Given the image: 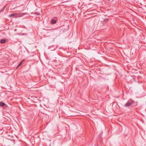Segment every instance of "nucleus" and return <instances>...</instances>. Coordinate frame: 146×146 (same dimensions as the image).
Returning a JSON list of instances; mask_svg holds the SVG:
<instances>
[{
  "label": "nucleus",
  "instance_id": "obj_1",
  "mask_svg": "<svg viewBox=\"0 0 146 146\" xmlns=\"http://www.w3.org/2000/svg\"><path fill=\"white\" fill-rule=\"evenodd\" d=\"M27 13H14L10 15L9 17H10L17 18L22 17L26 15L27 14Z\"/></svg>",
  "mask_w": 146,
  "mask_h": 146
},
{
  "label": "nucleus",
  "instance_id": "obj_2",
  "mask_svg": "<svg viewBox=\"0 0 146 146\" xmlns=\"http://www.w3.org/2000/svg\"><path fill=\"white\" fill-rule=\"evenodd\" d=\"M134 102H135L132 99H129L128 101L126 104L124 105V106L125 107H129L131 105H133Z\"/></svg>",
  "mask_w": 146,
  "mask_h": 146
},
{
  "label": "nucleus",
  "instance_id": "obj_3",
  "mask_svg": "<svg viewBox=\"0 0 146 146\" xmlns=\"http://www.w3.org/2000/svg\"><path fill=\"white\" fill-rule=\"evenodd\" d=\"M5 106H7L6 104L4 103L0 102V107H3Z\"/></svg>",
  "mask_w": 146,
  "mask_h": 146
},
{
  "label": "nucleus",
  "instance_id": "obj_4",
  "mask_svg": "<svg viewBox=\"0 0 146 146\" xmlns=\"http://www.w3.org/2000/svg\"><path fill=\"white\" fill-rule=\"evenodd\" d=\"M0 42L1 43H4L5 42V40L4 39H1L0 40Z\"/></svg>",
  "mask_w": 146,
  "mask_h": 146
},
{
  "label": "nucleus",
  "instance_id": "obj_5",
  "mask_svg": "<svg viewBox=\"0 0 146 146\" xmlns=\"http://www.w3.org/2000/svg\"><path fill=\"white\" fill-rule=\"evenodd\" d=\"M51 21L52 23V24H54L56 23V21L54 19H52Z\"/></svg>",
  "mask_w": 146,
  "mask_h": 146
},
{
  "label": "nucleus",
  "instance_id": "obj_6",
  "mask_svg": "<svg viewBox=\"0 0 146 146\" xmlns=\"http://www.w3.org/2000/svg\"><path fill=\"white\" fill-rule=\"evenodd\" d=\"M117 105V103H116V102H113L112 106H116Z\"/></svg>",
  "mask_w": 146,
  "mask_h": 146
},
{
  "label": "nucleus",
  "instance_id": "obj_7",
  "mask_svg": "<svg viewBox=\"0 0 146 146\" xmlns=\"http://www.w3.org/2000/svg\"><path fill=\"white\" fill-rule=\"evenodd\" d=\"M54 30V29H48V30H47L49 31L50 32H51L52 31H53Z\"/></svg>",
  "mask_w": 146,
  "mask_h": 146
},
{
  "label": "nucleus",
  "instance_id": "obj_8",
  "mask_svg": "<svg viewBox=\"0 0 146 146\" xmlns=\"http://www.w3.org/2000/svg\"><path fill=\"white\" fill-rule=\"evenodd\" d=\"M35 14H36V15H40V13H38V12H36L35 13Z\"/></svg>",
  "mask_w": 146,
  "mask_h": 146
},
{
  "label": "nucleus",
  "instance_id": "obj_9",
  "mask_svg": "<svg viewBox=\"0 0 146 146\" xmlns=\"http://www.w3.org/2000/svg\"><path fill=\"white\" fill-rule=\"evenodd\" d=\"M21 63H22V62H21L19 64V66L21 65Z\"/></svg>",
  "mask_w": 146,
  "mask_h": 146
},
{
  "label": "nucleus",
  "instance_id": "obj_10",
  "mask_svg": "<svg viewBox=\"0 0 146 146\" xmlns=\"http://www.w3.org/2000/svg\"><path fill=\"white\" fill-rule=\"evenodd\" d=\"M5 8V6H4L3 9L2 10V11H3V9H4Z\"/></svg>",
  "mask_w": 146,
  "mask_h": 146
},
{
  "label": "nucleus",
  "instance_id": "obj_11",
  "mask_svg": "<svg viewBox=\"0 0 146 146\" xmlns=\"http://www.w3.org/2000/svg\"><path fill=\"white\" fill-rule=\"evenodd\" d=\"M1 11H0V12H1Z\"/></svg>",
  "mask_w": 146,
  "mask_h": 146
}]
</instances>
